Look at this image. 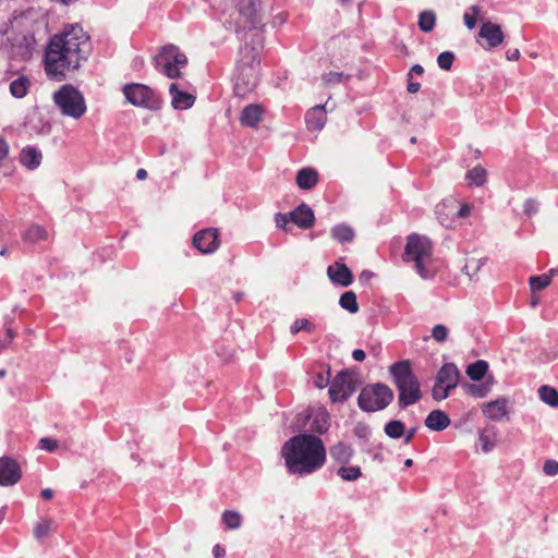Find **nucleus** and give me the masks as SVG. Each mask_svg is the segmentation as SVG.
<instances>
[{"label": "nucleus", "mask_w": 558, "mask_h": 558, "mask_svg": "<svg viewBox=\"0 0 558 558\" xmlns=\"http://www.w3.org/2000/svg\"><path fill=\"white\" fill-rule=\"evenodd\" d=\"M312 384L317 389H324L331 384V367L329 364H317L308 371Z\"/></svg>", "instance_id": "412c9836"}, {"label": "nucleus", "mask_w": 558, "mask_h": 558, "mask_svg": "<svg viewBox=\"0 0 558 558\" xmlns=\"http://www.w3.org/2000/svg\"><path fill=\"white\" fill-rule=\"evenodd\" d=\"M315 330V325L310 322L307 318H298L290 326L291 335H296L300 331L313 332Z\"/></svg>", "instance_id": "79ce46f5"}, {"label": "nucleus", "mask_w": 558, "mask_h": 558, "mask_svg": "<svg viewBox=\"0 0 558 558\" xmlns=\"http://www.w3.org/2000/svg\"><path fill=\"white\" fill-rule=\"evenodd\" d=\"M339 305L350 314H356L360 310L357 298L354 291H344L339 298Z\"/></svg>", "instance_id": "72a5a7b5"}, {"label": "nucleus", "mask_w": 558, "mask_h": 558, "mask_svg": "<svg viewBox=\"0 0 558 558\" xmlns=\"http://www.w3.org/2000/svg\"><path fill=\"white\" fill-rule=\"evenodd\" d=\"M239 20L234 22V33L240 43L251 40L255 35L265 40L263 22V0H235Z\"/></svg>", "instance_id": "39448f33"}, {"label": "nucleus", "mask_w": 558, "mask_h": 558, "mask_svg": "<svg viewBox=\"0 0 558 558\" xmlns=\"http://www.w3.org/2000/svg\"><path fill=\"white\" fill-rule=\"evenodd\" d=\"M450 391L451 389H447V387L435 383L432 388V397L435 401H442L449 397Z\"/></svg>", "instance_id": "de8ad7c7"}, {"label": "nucleus", "mask_w": 558, "mask_h": 558, "mask_svg": "<svg viewBox=\"0 0 558 558\" xmlns=\"http://www.w3.org/2000/svg\"><path fill=\"white\" fill-rule=\"evenodd\" d=\"M344 80L343 72L329 71L323 75V81L326 84H340Z\"/></svg>", "instance_id": "3c124183"}, {"label": "nucleus", "mask_w": 558, "mask_h": 558, "mask_svg": "<svg viewBox=\"0 0 558 558\" xmlns=\"http://www.w3.org/2000/svg\"><path fill=\"white\" fill-rule=\"evenodd\" d=\"M213 555L215 558H223L226 556V549L220 544H216L213 548Z\"/></svg>", "instance_id": "338daca9"}, {"label": "nucleus", "mask_w": 558, "mask_h": 558, "mask_svg": "<svg viewBox=\"0 0 558 558\" xmlns=\"http://www.w3.org/2000/svg\"><path fill=\"white\" fill-rule=\"evenodd\" d=\"M38 447L48 452H53L58 448V441L54 438L44 437L39 440Z\"/></svg>", "instance_id": "603ef678"}, {"label": "nucleus", "mask_w": 558, "mask_h": 558, "mask_svg": "<svg viewBox=\"0 0 558 558\" xmlns=\"http://www.w3.org/2000/svg\"><path fill=\"white\" fill-rule=\"evenodd\" d=\"M353 434L359 439L364 440V445L369 444L372 430L369 425H367L366 423L359 422L353 428Z\"/></svg>", "instance_id": "c03bdc74"}, {"label": "nucleus", "mask_w": 558, "mask_h": 558, "mask_svg": "<svg viewBox=\"0 0 558 558\" xmlns=\"http://www.w3.org/2000/svg\"><path fill=\"white\" fill-rule=\"evenodd\" d=\"M388 373L398 391V407L405 410L423 398L421 383L415 375L410 360L392 363Z\"/></svg>", "instance_id": "20e7f679"}, {"label": "nucleus", "mask_w": 558, "mask_h": 558, "mask_svg": "<svg viewBox=\"0 0 558 558\" xmlns=\"http://www.w3.org/2000/svg\"><path fill=\"white\" fill-rule=\"evenodd\" d=\"M281 456L287 472L300 477L320 470L327 459L323 439L306 432L290 437L281 447Z\"/></svg>", "instance_id": "f03ea898"}, {"label": "nucleus", "mask_w": 558, "mask_h": 558, "mask_svg": "<svg viewBox=\"0 0 558 558\" xmlns=\"http://www.w3.org/2000/svg\"><path fill=\"white\" fill-rule=\"evenodd\" d=\"M465 180L470 186H483L487 181V171L483 166L476 165L466 171Z\"/></svg>", "instance_id": "2f4dec72"}, {"label": "nucleus", "mask_w": 558, "mask_h": 558, "mask_svg": "<svg viewBox=\"0 0 558 558\" xmlns=\"http://www.w3.org/2000/svg\"><path fill=\"white\" fill-rule=\"evenodd\" d=\"M310 429L313 433L323 435L328 432L330 427V414L326 408H318L310 415Z\"/></svg>", "instance_id": "5701e85b"}, {"label": "nucleus", "mask_w": 558, "mask_h": 558, "mask_svg": "<svg viewBox=\"0 0 558 558\" xmlns=\"http://www.w3.org/2000/svg\"><path fill=\"white\" fill-rule=\"evenodd\" d=\"M425 70L424 68L416 63V64H413L410 70L408 71V73L414 75V76H422L424 74Z\"/></svg>", "instance_id": "0e129e2a"}, {"label": "nucleus", "mask_w": 558, "mask_h": 558, "mask_svg": "<svg viewBox=\"0 0 558 558\" xmlns=\"http://www.w3.org/2000/svg\"><path fill=\"white\" fill-rule=\"evenodd\" d=\"M290 220L301 229L307 230L315 223L314 210L305 203H301L289 211Z\"/></svg>", "instance_id": "f3484780"}, {"label": "nucleus", "mask_w": 558, "mask_h": 558, "mask_svg": "<svg viewBox=\"0 0 558 558\" xmlns=\"http://www.w3.org/2000/svg\"><path fill=\"white\" fill-rule=\"evenodd\" d=\"M417 429H418L417 426L411 427L409 429L404 428V435L402 437V439H403L402 442L404 445H409L410 442H412L413 438L415 437V435L417 433Z\"/></svg>", "instance_id": "bf43d9fd"}, {"label": "nucleus", "mask_w": 558, "mask_h": 558, "mask_svg": "<svg viewBox=\"0 0 558 558\" xmlns=\"http://www.w3.org/2000/svg\"><path fill=\"white\" fill-rule=\"evenodd\" d=\"M20 162L28 170L37 169L43 159V154L36 146H26L20 153Z\"/></svg>", "instance_id": "a878e982"}, {"label": "nucleus", "mask_w": 558, "mask_h": 558, "mask_svg": "<svg viewBox=\"0 0 558 558\" xmlns=\"http://www.w3.org/2000/svg\"><path fill=\"white\" fill-rule=\"evenodd\" d=\"M92 50L89 36L78 24L65 25L52 35L45 49L44 69L48 76L62 81L66 72L80 69Z\"/></svg>", "instance_id": "f257e3e1"}, {"label": "nucleus", "mask_w": 558, "mask_h": 558, "mask_svg": "<svg viewBox=\"0 0 558 558\" xmlns=\"http://www.w3.org/2000/svg\"><path fill=\"white\" fill-rule=\"evenodd\" d=\"M461 373L454 363L448 362L441 365L438 369L435 383L453 390L460 381Z\"/></svg>", "instance_id": "dca6fc26"}, {"label": "nucleus", "mask_w": 558, "mask_h": 558, "mask_svg": "<svg viewBox=\"0 0 558 558\" xmlns=\"http://www.w3.org/2000/svg\"><path fill=\"white\" fill-rule=\"evenodd\" d=\"M53 101L63 116L73 119L81 118L87 109L84 95L72 84L62 85L53 94Z\"/></svg>", "instance_id": "1a4fd4ad"}, {"label": "nucleus", "mask_w": 558, "mask_h": 558, "mask_svg": "<svg viewBox=\"0 0 558 558\" xmlns=\"http://www.w3.org/2000/svg\"><path fill=\"white\" fill-rule=\"evenodd\" d=\"M125 99L135 107L150 111H158L162 108V97L151 87L142 83H131L123 87Z\"/></svg>", "instance_id": "9d476101"}, {"label": "nucleus", "mask_w": 558, "mask_h": 558, "mask_svg": "<svg viewBox=\"0 0 558 558\" xmlns=\"http://www.w3.org/2000/svg\"><path fill=\"white\" fill-rule=\"evenodd\" d=\"M448 328L442 324H437L432 329V337L437 342H445L448 338Z\"/></svg>", "instance_id": "8fccbe9b"}, {"label": "nucleus", "mask_w": 558, "mask_h": 558, "mask_svg": "<svg viewBox=\"0 0 558 558\" xmlns=\"http://www.w3.org/2000/svg\"><path fill=\"white\" fill-rule=\"evenodd\" d=\"M451 420L449 415L440 410H432L424 420V425L429 430L442 432L450 426Z\"/></svg>", "instance_id": "4be33fe9"}, {"label": "nucleus", "mask_w": 558, "mask_h": 558, "mask_svg": "<svg viewBox=\"0 0 558 558\" xmlns=\"http://www.w3.org/2000/svg\"><path fill=\"white\" fill-rule=\"evenodd\" d=\"M405 424L400 420H390L384 426V433L391 439H401L404 435Z\"/></svg>", "instance_id": "c9c22d12"}, {"label": "nucleus", "mask_w": 558, "mask_h": 558, "mask_svg": "<svg viewBox=\"0 0 558 558\" xmlns=\"http://www.w3.org/2000/svg\"><path fill=\"white\" fill-rule=\"evenodd\" d=\"M153 62L157 71L173 80L181 77V69L186 66L187 57L178 46L168 44L160 48Z\"/></svg>", "instance_id": "6e6552de"}, {"label": "nucleus", "mask_w": 558, "mask_h": 558, "mask_svg": "<svg viewBox=\"0 0 558 558\" xmlns=\"http://www.w3.org/2000/svg\"><path fill=\"white\" fill-rule=\"evenodd\" d=\"M508 399L505 397L489 401L482 407V412L485 417L490 421L498 422L508 414Z\"/></svg>", "instance_id": "6ab92c4d"}, {"label": "nucleus", "mask_w": 558, "mask_h": 558, "mask_svg": "<svg viewBox=\"0 0 558 558\" xmlns=\"http://www.w3.org/2000/svg\"><path fill=\"white\" fill-rule=\"evenodd\" d=\"M454 60L456 54L450 50H445L437 56V65L444 71H450Z\"/></svg>", "instance_id": "37998d69"}, {"label": "nucleus", "mask_w": 558, "mask_h": 558, "mask_svg": "<svg viewBox=\"0 0 558 558\" xmlns=\"http://www.w3.org/2000/svg\"><path fill=\"white\" fill-rule=\"evenodd\" d=\"M306 125L312 131H320L327 122L326 104L312 107L305 114Z\"/></svg>", "instance_id": "aec40b11"}, {"label": "nucleus", "mask_w": 558, "mask_h": 558, "mask_svg": "<svg viewBox=\"0 0 558 558\" xmlns=\"http://www.w3.org/2000/svg\"><path fill=\"white\" fill-rule=\"evenodd\" d=\"M393 390L386 384L377 381L365 385L357 396V407L365 413L385 410L393 401Z\"/></svg>", "instance_id": "0eeeda50"}, {"label": "nucleus", "mask_w": 558, "mask_h": 558, "mask_svg": "<svg viewBox=\"0 0 558 558\" xmlns=\"http://www.w3.org/2000/svg\"><path fill=\"white\" fill-rule=\"evenodd\" d=\"M327 277L331 283L343 288L351 286L354 281L351 269L344 263V257H339L327 267Z\"/></svg>", "instance_id": "ddd939ff"}, {"label": "nucleus", "mask_w": 558, "mask_h": 558, "mask_svg": "<svg viewBox=\"0 0 558 558\" xmlns=\"http://www.w3.org/2000/svg\"><path fill=\"white\" fill-rule=\"evenodd\" d=\"M15 337V331L10 326H4L0 331V353L5 350Z\"/></svg>", "instance_id": "a18cd8bd"}, {"label": "nucleus", "mask_w": 558, "mask_h": 558, "mask_svg": "<svg viewBox=\"0 0 558 558\" xmlns=\"http://www.w3.org/2000/svg\"><path fill=\"white\" fill-rule=\"evenodd\" d=\"M192 243L202 254H213L220 245L219 230L213 227L204 228L193 235Z\"/></svg>", "instance_id": "f8f14e48"}, {"label": "nucleus", "mask_w": 558, "mask_h": 558, "mask_svg": "<svg viewBox=\"0 0 558 558\" xmlns=\"http://www.w3.org/2000/svg\"><path fill=\"white\" fill-rule=\"evenodd\" d=\"M375 277V274L372 271V270H368V269H364L360 276H359V281L362 286H365L369 282V280L372 278Z\"/></svg>", "instance_id": "052dcab7"}, {"label": "nucleus", "mask_w": 558, "mask_h": 558, "mask_svg": "<svg viewBox=\"0 0 558 558\" xmlns=\"http://www.w3.org/2000/svg\"><path fill=\"white\" fill-rule=\"evenodd\" d=\"M538 211V203L533 198H527L523 204V213L526 216H532Z\"/></svg>", "instance_id": "5fc2aeb1"}, {"label": "nucleus", "mask_w": 558, "mask_h": 558, "mask_svg": "<svg viewBox=\"0 0 558 558\" xmlns=\"http://www.w3.org/2000/svg\"><path fill=\"white\" fill-rule=\"evenodd\" d=\"M478 37L486 40L485 49H494L502 44L505 34L499 24L485 21L480 27Z\"/></svg>", "instance_id": "2eb2a0df"}, {"label": "nucleus", "mask_w": 558, "mask_h": 558, "mask_svg": "<svg viewBox=\"0 0 558 558\" xmlns=\"http://www.w3.org/2000/svg\"><path fill=\"white\" fill-rule=\"evenodd\" d=\"M543 472L548 476H555L558 473V462L553 459H548L543 464Z\"/></svg>", "instance_id": "864d4df0"}, {"label": "nucleus", "mask_w": 558, "mask_h": 558, "mask_svg": "<svg viewBox=\"0 0 558 558\" xmlns=\"http://www.w3.org/2000/svg\"><path fill=\"white\" fill-rule=\"evenodd\" d=\"M319 180V174L316 169L312 167L301 168L295 175V183L299 189L310 191L316 186Z\"/></svg>", "instance_id": "393cba45"}, {"label": "nucleus", "mask_w": 558, "mask_h": 558, "mask_svg": "<svg viewBox=\"0 0 558 558\" xmlns=\"http://www.w3.org/2000/svg\"><path fill=\"white\" fill-rule=\"evenodd\" d=\"M361 381L350 368L339 371L332 378L328 395L332 403L345 402L359 388Z\"/></svg>", "instance_id": "9b49d317"}, {"label": "nucleus", "mask_w": 558, "mask_h": 558, "mask_svg": "<svg viewBox=\"0 0 558 558\" xmlns=\"http://www.w3.org/2000/svg\"><path fill=\"white\" fill-rule=\"evenodd\" d=\"M421 88V83L414 81V75L407 73V92L409 94H416Z\"/></svg>", "instance_id": "4d7b16f0"}, {"label": "nucleus", "mask_w": 558, "mask_h": 558, "mask_svg": "<svg viewBox=\"0 0 558 558\" xmlns=\"http://www.w3.org/2000/svg\"><path fill=\"white\" fill-rule=\"evenodd\" d=\"M288 14L286 12H279L272 16L271 26L280 27L287 22Z\"/></svg>", "instance_id": "13d9d810"}, {"label": "nucleus", "mask_w": 558, "mask_h": 558, "mask_svg": "<svg viewBox=\"0 0 558 558\" xmlns=\"http://www.w3.org/2000/svg\"><path fill=\"white\" fill-rule=\"evenodd\" d=\"M47 238V231L44 227L34 225L25 230L23 240L26 242L35 243Z\"/></svg>", "instance_id": "58836bf2"}, {"label": "nucleus", "mask_w": 558, "mask_h": 558, "mask_svg": "<svg viewBox=\"0 0 558 558\" xmlns=\"http://www.w3.org/2000/svg\"><path fill=\"white\" fill-rule=\"evenodd\" d=\"M169 93L171 95V106L174 110L190 109L196 100V97L193 94L180 89L177 83L170 84Z\"/></svg>", "instance_id": "a211bd4d"}, {"label": "nucleus", "mask_w": 558, "mask_h": 558, "mask_svg": "<svg viewBox=\"0 0 558 558\" xmlns=\"http://www.w3.org/2000/svg\"><path fill=\"white\" fill-rule=\"evenodd\" d=\"M31 80L25 75H20L10 83V94L17 99L24 98L31 88Z\"/></svg>", "instance_id": "7c9ffc66"}, {"label": "nucleus", "mask_w": 558, "mask_h": 558, "mask_svg": "<svg viewBox=\"0 0 558 558\" xmlns=\"http://www.w3.org/2000/svg\"><path fill=\"white\" fill-rule=\"evenodd\" d=\"M506 58L509 61H517L520 58V50L519 49H509L506 52Z\"/></svg>", "instance_id": "774afa93"}, {"label": "nucleus", "mask_w": 558, "mask_h": 558, "mask_svg": "<svg viewBox=\"0 0 558 558\" xmlns=\"http://www.w3.org/2000/svg\"><path fill=\"white\" fill-rule=\"evenodd\" d=\"M489 364L485 360H476L466 366V376L472 381H481L487 377Z\"/></svg>", "instance_id": "c85d7f7f"}, {"label": "nucleus", "mask_w": 558, "mask_h": 558, "mask_svg": "<svg viewBox=\"0 0 558 558\" xmlns=\"http://www.w3.org/2000/svg\"><path fill=\"white\" fill-rule=\"evenodd\" d=\"M463 14V22L468 29H473L476 26L477 20L482 17L481 7L473 4Z\"/></svg>", "instance_id": "ea45409f"}, {"label": "nucleus", "mask_w": 558, "mask_h": 558, "mask_svg": "<svg viewBox=\"0 0 558 558\" xmlns=\"http://www.w3.org/2000/svg\"><path fill=\"white\" fill-rule=\"evenodd\" d=\"M335 473L343 482H355L363 476L362 469L359 465L341 464L336 469Z\"/></svg>", "instance_id": "473e14b6"}, {"label": "nucleus", "mask_w": 558, "mask_h": 558, "mask_svg": "<svg viewBox=\"0 0 558 558\" xmlns=\"http://www.w3.org/2000/svg\"><path fill=\"white\" fill-rule=\"evenodd\" d=\"M480 440L482 441V449L484 452H489L494 448V444L489 441L488 436L484 433L480 434Z\"/></svg>", "instance_id": "680f3d73"}, {"label": "nucleus", "mask_w": 558, "mask_h": 558, "mask_svg": "<svg viewBox=\"0 0 558 558\" xmlns=\"http://www.w3.org/2000/svg\"><path fill=\"white\" fill-rule=\"evenodd\" d=\"M264 113V108L258 104H251L243 108L240 114V123L243 126L254 128L258 124Z\"/></svg>", "instance_id": "bb28decb"}, {"label": "nucleus", "mask_w": 558, "mask_h": 558, "mask_svg": "<svg viewBox=\"0 0 558 558\" xmlns=\"http://www.w3.org/2000/svg\"><path fill=\"white\" fill-rule=\"evenodd\" d=\"M538 396L539 399L550 405V407H558V390L549 385H542L538 388Z\"/></svg>", "instance_id": "e433bc0d"}, {"label": "nucleus", "mask_w": 558, "mask_h": 558, "mask_svg": "<svg viewBox=\"0 0 558 558\" xmlns=\"http://www.w3.org/2000/svg\"><path fill=\"white\" fill-rule=\"evenodd\" d=\"M291 221L290 220V216H289V213L287 214H282V213H277L275 215V222H276V227L279 228V229H282L284 231H288V228H287V223Z\"/></svg>", "instance_id": "6e6d98bb"}, {"label": "nucleus", "mask_w": 558, "mask_h": 558, "mask_svg": "<svg viewBox=\"0 0 558 558\" xmlns=\"http://www.w3.org/2000/svg\"><path fill=\"white\" fill-rule=\"evenodd\" d=\"M354 452L353 447L344 441H338L329 448V456L338 465L348 464L352 460Z\"/></svg>", "instance_id": "b1692460"}, {"label": "nucleus", "mask_w": 558, "mask_h": 558, "mask_svg": "<svg viewBox=\"0 0 558 558\" xmlns=\"http://www.w3.org/2000/svg\"><path fill=\"white\" fill-rule=\"evenodd\" d=\"M8 153H9V145L5 142V140L0 137V161L7 157Z\"/></svg>", "instance_id": "69168bd1"}, {"label": "nucleus", "mask_w": 558, "mask_h": 558, "mask_svg": "<svg viewBox=\"0 0 558 558\" xmlns=\"http://www.w3.org/2000/svg\"><path fill=\"white\" fill-rule=\"evenodd\" d=\"M330 235L335 241L344 244L353 241L355 232L349 225L338 223L331 228Z\"/></svg>", "instance_id": "c756f323"}, {"label": "nucleus", "mask_w": 558, "mask_h": 558, "mask_svg": "<svg viewBox=\"0 0 558 558\" xmlns=\"http://www.w3.org/2000/svg\"><path fill=\"white\" fill-rule=\"evenodd\" d=\"M352 359L356 362H363L366 359V353L362 349H354L352 351Z\"/></svg>", "instance_id": "e2e57ef3"}, {"label": "nucleus", "mask_w": 558, "mask_h": 558, "mask_svg": "<svg viewBox=\"0 0 558 558\" xmlns=\"http://www.w3.org/2000/svg\"><path fill=\"white\" fill-rule=\"evenodd\" d=\"M49 532H50V521L49 520H43L34 526V536L37 539L45 538L46 536H48Z\"/></svg>", "instance_id": "49530a36"}, {"label": "nucleus", "mask_w": 558, "mask_h": 558, "mask_svg": "<svg viewBox=\"0 0 558 558\" xmlns=\"http://www.w3.org/2000/svg\"><path fill=\"white\" fill-rule=\"evenodd\" d=\"M22 477V470L17 461L9 456L0 458V486L15 485Z\"/></svg>", "instance_id": "4468645a"}, {"label": "nucleus", "mask_w": 558, "mask_h": 558, "mask_svg": "<svg viewBox=\"0 0 558 558\" xmlns=\"http://www.w3.org/2000/svg\"><path fill=\"white\" fill-rule=\"evenodd\" d=\"M433 255V244L429 238L417 233H411L407 236V243L402 254L405 263L413 262L414 268L423 280H432L435 271L425 267V262Z\"/></svg>", "instance_id": "423d86ee"}, {"label": "nucleus", "mask_w": 558, "mask_h": 558, "mask_svg": "<svg viewBox=\"0 0 558 558\" xmlns=\"http://www.w3.org/2000/svg\"><path fill=\"white\" fill-rule=\"evenodd\" d=\"M494 385V377L493 375H488L484 381H480L478 384L475 383H464L462 385V388L464 392L469 396H473L475 398H485Z\"/></svg>", "instance_id": "cd10ccee"}, {"label": "nucleus", "mask_w": 558, "mask_h": 558, "mask_svg": "<svg viewBox=\"0 0 558 558\" xmlns=\"http://www.w3.org/2000/svg\"><path fill=\"white\" fill-rule=\"evenodd\" d=\"M436 13L433 10H424L418 14L417 26L423 33H430L436 26Z\"/></svg>", "instance_id": "f704fd0d"}, {"label": "nucleus", "mask_w": 558, "mask_h": 558, "mask_svg": "<svg viewBox=\"0 0 558 558\" xmlns=\"http://www.w3.org/2000/svg\"><path fill=\"white\" fill-rule=\"evenodd\" d=\"M551 283L550 275H535L529 278V284L532 291H542Z\"/></svg>", "instance_id": "a19ab883"}, {"label": "nucleus", "mask_w": 558, "mask_h": 558, "mask_svg": "<svg viewBox=\"0 0 558 558\" xmlns=\"http://www.w3.org/2000/svg\"><path fill=\"white\" fill-rule=\"evenodd\" d=\"M374 448L381 449L383 445L378 444L377 446H374L373 444L369 442L364 445L362 451L369 454L374 461L383 463L385 460L383 453L380 451H374Z\"/></svg>", "instance_id": "09e8293b"}, {"label": "nucleus", "mask_w": 558, "mask_h": 558, "mask_svg": "<svg viewBox=\"0 0 558 558\" xmlns=\"http://www.w3.org/2000/svg\"><path fill=\"white\" fill-rule=\"evenodd\" d=\"M221 521L229 530H236L243 523V517L235 510H225L221 514Z\"/></svg>", "instance_id": "4c0bfd02"}, {"label": "nucleus", "mask_w": 558, "mask_h": 558, "mask_svg": "<svg viewBox=\"0 0 558 558\" xmlns=\"http://www.w3.org/2000/svg\"><path fill=\"white\" fill-rule=\"evenodd\" d=\"M264 46V39L258 35L251 40L240 43L232 74L233 93L236 97L244 98L257 87Z\"/></svg>", "instance_id": "7ed1b4c3"}]
</instances>
